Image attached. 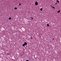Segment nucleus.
<instances>
[{
	"instance_id": "nucleus-14",
	"label": "nucleus",
	"mask_w": 61,
	"mask_h": 61,
	"mask_svg": "<svg viewBox=\"0 0 61 61\" xmlns=\"http://www.w3.org/2000/svg\"><path fill=\"white\" fill-rule=\"evenodd\" d=\"M51 7H52V5H51Z\"/></svg>"
},
{
	"instance_id": "nucleus-5",
	"label": "nucleus",
	"mask_w": 61,
	"mask_h": 61,
	"mask_svg": "<svg viewBox=\"0 0 61 61\" xmlns=\"http://www.w3.org/2000/svg\"><path fill=\"white\" fill-rule=\"evenodd\" d=\"M56 2H58V3H59V1H58V0H57Z\"/></svg>"
},
{
	"instance_id": "nucleus-15",
	"label": "nucleus",
	"mask_w": 61,
	"mask_h": 61,
	"mask_svg": "<svg viewBox=\"0 0 61 61\" xmlns=\"http://www.w3.org/2000/svg\"><path fill=\"white\" fill-rule=\"evenodd\" d=\"M54 38H53V40H54Z\"/></svg>"
},
{
	"instance_id": "nucleus-8",
	"label": "nucleus",
	"mask_w": 61,
	"mask_h": 61,
	"mask_svg": "<svg viewBox=\"0 0 61 61\" xmlns=\"http://www.w3.org/2000/svg\"><path fill=\"white\" fill-rule=\"evenodd\" d=\"M14 9H17V8H15Z\"/></svg>"
},
{
	"instance_id": "nucleus-7",
	"label": "nucleus",
	"mask_w": 61,
	"mask_h": 61,
	"mask_svg": "<svg viewBox=\"0 0 61 61\" xmlns=\"http://www.w3.org/2000/svg\"><path fill=\"white\" fill-rule=\"evenodd\" d=\"M60 12V10H59L58 11V13H59Z\"/></svg>"
},
{
	"instance_id": "nucleus-1",
	"label": "nucleus",
	"mask_w": 61,
	"mask_h": 61,
	"mask_svg": "<svg viewBox=\"0 0 61 61\" xmlns=\"http://www.w3.org/2000/svg\"><path fill=\"white\" fill-rule=\"evenodd\" d=\"M25 43L23 45H22L23 46L25 47V45H27V43L25 42Z\"/></svg>"
},
{
	"instance_id": "nucleus-11",
	"label": "nucleus",
	"mask_w": 61,
	"mask_h": 61,
	"mask_svg": "<svg viewBox=\"0 0 61 61\" xmlns=\"http://www.w3.org/2000/svg\"><path fill=\"white\" fill-rule=\"evenodd\" d=\"M31 19H33V18L32 17H31Z\"/></svg>"
},
{
	"instance_id": "nucleus-2",
	"label": "nucleus",
	"mask_w": 61,
	"mask_h": 61,
	"mask_svg": "<svg viewBox=\"0 0 61 61\" xmlns=\"http://www.w3.org/2000/svg\"><path fill=\"white\" fill-rule=\"evenodd\" d=\"M38 5V2H36L35 3V5Z\"/></svg>"
},
{
	"instance_id": "nucleus-10",
	"label": "nucleus",
	"mask_w": 61,
	"mask_h": 61,
	"mask_svg": "<svg viewBox=\"0 0 61 61\" xmlns=\"http://www.w3.org/2000/svg\"><path fill=\"white\" fill-rule=\"evenodd\" d=\"M21 4H20H20H19V5H21Z\"/></svg>"
},
{
	"instance_id": "nucleus-4",
	"label": "nucleus",
	"mask_w": 61,
	"mask_h": 61,
	"mask_svg": "<svg viewBox=\"0 0 61 61\" xmlns=\"http://www.w3.org/2000/svg\"><path fill=\"white\" fill-rule=\"evenodd\" d=\"M49 24H47V26H48V27H49Z\"/></svg>"
},
{
	"instance_id": "nucleus-13",
	"label": "nucleus",
	"mask_w": 61,
	"mask_h": 61,
	"mask_svg": "<svg viewBox=\"0 0 61 61\" xmlns=\"http://www.w3.org/2000/svg\"><path fill=\"white\" fill-rule=\"evenodd\" d=\"M57 4V3H55V4Z\"/></svg>"
},
{
	"instance_id": "nucleus-6",
	"label": "nucleus",
	"mask_w": 61,
	"mask_h": 61,
	"mask_svg": "<svg viewBox=\"0 0 61 61\" xmlns=\"http://www.w3.org/2000/svg\"><path fill=\"white\" fill-rule=\"evenodd\" d=\"M9 19L10 20H11V17H10V18H9Z\"/></svg>"
},
{
	"instance_id": "nucleus-9",
	"label": "nucleus",
	"mask_w": 61,
	"mask_h": 61,
	"mask_svg": "<svg viewBox=\"0 0 61 61\" xmlns=\"http://www.w3.org/2000/svg\"><path fill=\"white\" fill-rule=\"evenodd\" d=\"M52 7V8H54V9H55V8L54 7Z\"/></svg>"
},
{
	"instance_id": "nucleus-16",
	"label": "nucleus",
	"mask_w": 61,
	"mask_h": 61,
	"mask_svg": "<svg viewBox=\"0 0 61 61\" xmlns=\"http://www.w3.org/2000/svg\"><path fill=\"white\" fill-rule=\"evenodd\" d=\"M19 3H20V2H19Z\"/></svg>"
},
{
	"instance_id": "nucleus-12",
	"label": "nucleus",
	"mask_w": 61,
	"mask_h": 61,
	"mask_svg": "<svg viewBox=\"0 0 61 61\" xmlns=\"http://www.w3.org/2000/svg\"><path fill=\"white\" fill-rule=\"evenodd\" d=\"M31 39H33V38H32V37H31Z\"/></svg>"
},
{
	"instance_id": "nucleus-3",
	"label": "nucleus",
	"mask_w": 61,
	"mask_h": 61,
	"mask_svg": "<svg viewBox=\"0 0 61 61\" xmlns=\"http://www.w3.org/2000/svg\"><path fill=\"white\" fill-rule=\"evenodd\" d=\"M40 10L41 11H42V10H43V8H41V9Z\"/></svg>"
}]
</instances>
